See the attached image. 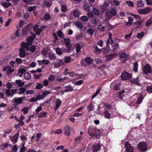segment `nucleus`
Here are the masks:
<instances>
[{
  "label": "nucleus",
  "instance_id": "f257e3e1",
  "mask_svg": "<svg viewBox=\"0 0 152 152\" xmlns=\"http://www.w3.org/2000/svg\"><path fill=\"white\" fill-rule=\"evenodd\" d=\"M88 135L91 138H97L102 134L100 130L93 127H89L88 129Z\"/></svg>",
  "mask_w": 152,
  "mask_h": 152
},
{
  "label": "nucleus",
  "instance_id": "f03ea898",
  "mask_svg": "<svg viewBox=\"0 0 152 152\" xmlns=\"http://www.w3.org/2000/svg\"><path fill=\"white\" fill-rule=\"evenodd\" d=\"M137 148L140 151L143 152L146 151L148 149L147 144L145 142H140L138 145Z\"/></svg>",
  "mask_w": 152,
  "mask_h": 152
},
{
  "label": "nucleus",
  "instance_id": "7ed1b4c3",
  "mask_svg": "<svg viewBox=\"0 0 152 152\" xmlns=\"http://www.w3.org/2000/svg\"><path fill=\"white\" fill-rule=\"evenodd\" d=\"M136 96L137 97V100L136 102V103L137 104H140L141 103L144 98L143 95L142 93H139L134 95L131 97L130 100L131 101L132 100V99H134V98Z\"/></svg>",
  "mask_w": 152,
  "mask_h": 152
},
{
  "label": "nucleus",
  "instance_id": "20e7f679",
  "mask_svg": "<svg viewBox=\"0 0 152 152\" xmlns=\"http://www.w3.org/2000/svg\"><path fill=\"white\" fill-rule=\"evenodd\" d=\"M151 10H152V8L150 7H147L145 9H139L137 12L140 14L145 15L148 13Z\"/></svg>",
  "mask_w": 152,
  "mask_h": 152
},
{
  "label": "nucleus",
  "instance_id": "39448f33",
  "mask_svg": "<svg viewBox=\"0 0 152 152\" xmlns=\"http://www.w3.org/2000/svg\"><path fill=\"white\" fill-rule=\"evenodd\" d=\"M64 40L66 46L65 48V49L68 51H70L71 45V44L70 43V39L69 38H64Z\"/></svg>",
  "mask_w": 152,
  "mask_h": 152
},
{
  "label": "nucleus",
  "instance_id": "423d86ee",
  "mask_svg": "<svg viewBox=\"0 0 152 152\" xmlns=\"http://www.w3.org/2000/svg\"><path fill=\"white\" fill-rule=\"evenodd\" d=\"M25 99L26 97L23 96L20 97H15L13 99V102L15 103V104L16 105H17L21 104L22 103L23 99Z\"/></svg>",
  "mask_w": 152,
  "mask_h": 152
},
{
  "label": "nucleus",
  "instance_id": "0eeeda50",
  "mask_svg": "<svg viewBox=\"0 0 152 152\" xmlns=\"http://www.w3.org/2000/svg\"><path fill=\"white\" fill-rule=\"evenodd\" d=\"M111 85L114 86V89L117 91L119 90L121 86L120 82L118 81H114L111 83Z\"/></svg>",
  "mask_w": 152,
  "mask_h": 152
},
{
  "label": "nucleus",
  "instance_id": "6e6552de",
  "mask_svg": "<svg viewBox=\"0 0 152 152\" xmlns=\"http://www.w3.org/2000/svg\"><path fill=\"white\" fill-rule=\"evenodd\" d=\"M143 72L145 74L151 73V66L149 64H146L143 68Z\"/></svg>",
  "mask_w": 152,
  "mask_h": 152
},
{
  "label": "nucleus",
  "instance_id": "1a4fd4ad",
  "mask_svg": "<svg viewBox=\"0 0 152 152\" xmlns=\"http://www.w3.org/2000/svg\"><path fill=\"white\" fill-rule=\"evenodd\" d=\"M132 76V75L125 71L122 72L121 75L122 79L124 80H126L130 79Z\"/></svg>",
  "mask_w": 152,
  "mask_h": 152
},
{
  "label": "nucleus",
  "instance_id": "9d476101",
  "mask_svg": "<svg viewBox=\"0 0 152 152\" xmlns=\"http://www.w3.org/2000/svg\"><path fill=\"white\" fill-rule=\"evenodd\" d=\"M19 131H18L17 133L12 137H10L11 141L13 143H15L17 142L19 137Z\"/></svg>",
  "mask_w": 152,
  "mask_h": 152
},
{
  "label": "nucleus",
  "instance_id": "9b49d317",
  "mask_svg": "<svg viewBox=\"0 0 152 152\" xmlns=\"http://www.w3.org/2000/svg\"><path fill=\"white\" fill-rule=\"evenodd\" d=\"M125 145L126 152H134L133 147L130 145L128 142H126Z\"/></svg>",
  "mask_w": 152,
  "mask_h": 152
},
{
  "label": "nucleus",
  "instance_id": "f8f14e48",
  "mask_svg": "<svg viewBox=\"0 0 152 152\" xmlns=\"http://www.w3.org/2000/svg\"><path fill=\"white\" fill-rule=\"evenodd\" d=\"M109 4L108 2H107L106 1H104L101 7V8L102 11H106V10H107V8L109 7Z\"/></svg>",
  "mask_w": 152,
  "mask_h": 152
},
{
  "label": "nucleus",
  "instance_id": "ddd939ff",
  "mask_svg": "<svg viewBox=\"0 0 152 152\" xmlns=\"http://www.w3.org/2000/svg\"><path fill=\"white\" fill-rule=\"evenodd\" d=\"M64 133L65 135L67 136H69L70 135V133L72 130L71 128H70L68 125L66 126L64 128Z\"/></svg>",
  "mask_w": 152,
  "mask_h": 152
},
{
  "label": "nucleus",
  "instance_id": "4468645a",
  "mask_svg": "<svg viewBox=\"0 0 152 152\" xmlns=\"http://www.w3.org/2000/svg\"><path fill=\"white\" fill-rule=\"evenodd\" d=\"M63 64V62L62 60L61 59H58L54 63V66L55 68H57L60 66H61Z\"/></svg>",
  "mask_w": 152,
  "mask_h": 152
},
{
  "label": "nucleus",
  "instance_id": "2eb2a0df",
  "mask_svg": "<svg viewBox=\"0 0 152 152\" xmlns=\"http://www.w3.org/2000/svg\"><path fill=\"white\" fill-rule=\"evenodd\" d=\"M101 146L99 144H95L92 147V150L94 152H96L99 151L100 149Z\"/></svg>",
  "mask_w": 152,
  "mask_h": 152
},
{
  "label": "nucleus",
  "instance_id": "dca6fc26",
  "mask_svg": "<svg viewBox=\"0 0 152 152\" xmlns=\"http://www.w3.org/2000/svg\"><path fill=\"white\" fill-rule=\"evenodd\" d=\"M117 56L116 53H113L109 54L106 57L107 61H109L113 59Z\"/></svg>",
  "mask_w": 152,
  "mask_h": 152
},
{
  "label": "nucleus",
  "instance_id": "f3484780",
  "mask_svg": "<svg viewBox=\"0 0 152 152\" xmlns=\"http://www.w3.org/2000/svg\"><path fill=\"white\" fill-rule=\"evenodd\" d=\"M139 79L138 77H137L135 78H132L130 80V82L132 84H135L138 86L140 85V84L139 83Z\"/></svg>",
  "mask_w": 152,
  "mask_h": 152
},
{
  "label": "nucleus",
  "instance_id": "a211bd4d",
  "mask_svg": "<svg viewBox=\"0 0 152 152\" xmlns=\"http://www.w3.org/2000/svg\"><path fill=\"white\" fill-rule=\"evenodd\" d=\"M19 50L20 52L19 54L20 56L22 58L25 57L26 56L25 49L21 47Z\"/></svg>",
  "mask_w": 152,
  "mask_h": 152
},
{
  "label": "nucleus",
  "instance_id": "6ab92c4d",
  "mask_svg": "<svg viewBox=\"0 0 152 152\" xmlns=\"http://www.w3.org/2000/svg\"><path fill=\"white\" fill-rule=\"evenodd\" d=\"M21 47H23L24 48H26L27 51L29 50V45H30L28 44V43H25L24 42H22L21 43Z\"/></svg>",
  "mask_w": 152,
  "mask_h": 152
},
{
  "label": "nucleus",
  "instance_id": "aec40b11",
  "mask_svg": "<svg viewBox=\"0 0 152 152\" xmlns=\"http://www.w3.org/2000/svg\"><path fill=\"white\" fill-rule=\"evenodd\" d=\"M35 37V35H34V36L32 35V36L28 37V38L26 39L27 41V43H28L29 45H31L33 42L34 39Z\"/></svg>",
  "mask_w": 152,
  "mask_h": 152
},
{
  "label": "nucleus",
  "instance_id": "412c9836",
  "mask_svg": "<svg viewBox=\"0 0 152 152\" xmlns=\"http://www.w3.org/2000/svg\"><path fill=\"white\" fill-rule=\"evenodd\" d=\"M125 91L123 90L119 91L117 94V96L120 99H122L124 96Z\"/></svg>",
  "mask_w": 152,
  "mask_h": 152
},
{
  "label": "nucleus",
  "instance_id": "4be33fe9",
  "mask_svg": "<svg viewBox=\"0 0 152 152\" xmlns=\"http://www.w3.org/2000/svg\"><path fill=\"white\" fill-rule=\"evenodd\" d=\"M61 103V101L59 99H57L56 104V107L55 108V110L56 111L58 108L59 107Z\"/></svg>",
  "mask_w": 152,
  "mask_h": 152
},
{
  "label": "nucleus",
  "instance_id": "5701e85b",
  "mask_svg": "<svg viewBox=\"0 0 152 152\" xmlns=\"http://www.w3.org/2000/svg\"><path fill=\"white\" fill-rule=\"evenodd\" d=\"M64 48H56L55 50L56 53L59 55H61L63 52L64 51Z\"/></svg>",
  "mask_w": 152,
  "mask_h": 152
},
{
  "label": "nucleus",
  "instance_id": "b1692460",
  "mask_svg": "<svg viewBox=\"0 0 152 152\" xmlns=\"http://www.w3.org/2000/svg\"><path fill=\"white\" fill-rule=\"evenodd\" d=\"M105 15L106 17L105 18V20H106L110 19L112 18V15L110 12L106 11L105 13Z\"/></svg>",
  "mask_w": 152,
  "mask_h": 152
},
{
  "label": "nucleus",
  "instance_id": "393cba45",
  "mask_svg": "<svg viewBox=\"0 0 152 152\" xmlns=\"http://www.w3.org/2000/svg\"><path fill=\"white\" fill-rule=\"evenodd\" d=\"M16 84L17 85L18 87H22L23 86L24 84L23 82H22L21 80H16L15 81Z\"/></svg>",
  "mask_w": 152,
  "mask_h": 152
},
{
  "label": "nucleus",
  "instance_id": "a878e982",
  "mask_svg": "<svg viewBox=\"0 0 152 152\" xmlns=\"http://www.w3.org/2000/svg\"><path fill=\"white\" fill-rule=\"evenodd\" d=\"M30 31V29L29 28L28 26L24 28L22 31L23 34L25 36Z\"/></svg>",
  "mask_w": 152,
  "mask_h": 152
},
{
  "label": "nucleus",
  "instance_id": "bb28decb",
  "mask_svg": "<svg viewBox=\"0 0 152 152\" xmlns=\"http://www.w3.org/2000/svg\"><path fill=\"white\" fill-rule=\"evenodd\" d=\"M94 106L92 103L90 104L87 107L88 110L89 112H91L94 110Z\"/></svg>",
  "mask_w": 152,
  "mask_h": 152
},
{
  "label": "nucleus",
  "instance_id": "cd10ccee",
  "mask_svg": "<svg viewBox=\"0 0 152 152\" xmlns=\"http://www.w3.org/2000/svg\"><path fill=\"white\" fill-rule=\"evenodd\" d=\"M65 91L66 92L69 91H73L74 90L73 88L70 85L66 86L65 87Z\"/></svg>",
  "mask_w": 152,
  "mask_h": 152
},
{
  "label": "nucleus",
  "instance_id": "c85d7f7f",
  "mask_svg": "<svg viewBox=\"0 0 152 152\" xmlns=\"http://www.w3.org/2000/svg\"><path fill=\"white\" fill-rule=\"evenodd\" d=\"M26 72V70L24 69H19L18 72L19 76L21 77L22 76V74Z\"/></svg>",
  "mask_w": 152,
  "mask_h": 152
},
{
  "label": "nucleus",
  "instance_id": "c756f323",
  "mask_svg": "<svg viewBox=\"0 0 152 152\" xmlns=\"http://www.w3.org/2000/svg\"><path fill=\"white\" fill-rule=\"evenodd\" d=\"M137 5L138 7H143L144 3L142 1L139 0L137 1Z\"/></svg>",
  "mask_w": 152,
  "mask_h": 152
},
{
  "label": "nucleus",
  "instance_id": "7c9ffc66",
  "mask_svg": "<svg viewBox=\"0 0 152 152\" xmlns=\"http://www.w3.org/2000/svg\"><path fill=\"white\" fill-rule=\"evenodd\" d=\"M55 56V54L54 53H50L48 55L49 58L51 60H54L56 58Z\"/></svg>",
  "mask_w": 152,
  "mask_h": 152
},
{
  "label": "nucleus",
  "instance_id": "2f4dec72",
  "mask_svg": "<svg viewBox=\"0 0 152 152\" xmlns=\"http://www.w3.org/2000/svg\"><path fill=\"white\" fill-rule=\"evenodd\" d=\"M24 77L25 79L28 80L31 78V75L29 73L25 72L24 74Z\"/></svg>",
  "mask_w": 152,
  "mask_h": 152
},
{
  "label": "nucleus",
  "instance_id": "473e14b6",
  "mask_svg": "<svg viewBox=\"0 0 152 152\" xmlns=\"http://www.w3.org/2000/svg\"><path fill=\"white\" fill-rule=\"evenodd\" d=\"M85 61L87 64H92V59L90 57H87L85 59Z\"/></svg>",
  "mask_w": 152,
  "mask_h": 152
},
{
  "label": "nucleus",
  "instance_id": "72a5a7b5",
  "mask_svg": "<svg viewBox=\"0 0 152 152\" xmlns=\"http://www.w3.org/2000/svg\"><path fill=\"white\" fill-rule=\"evenodd\" d=\"M99 21V20L96 18H94L91 20V23L94 25H96L97 24Z\"/></svg>",
  "mask_w": 152,
  "mask_h": 152
},
{
  "label": "nucleus",
  "instance_id": "f704fd0d",
  "mask_svg": "<svg viewBox=\"0 0 152 152\" xmlns=\"http://www.w3.org/2000/svg\"><path fill=\"white\" fill-rule=\"evenodd\" d=\"M11 5L12 4L9 2H4L1 4V5L6 8H7Z\"/></svg>",
  "mask_w": 152,
  "mask_h": 152
},
{
  "label": "nucleus",
  "instance_id": "c9c22d12",
  "mask_svg": "<svg viewBox=\"0 0 152 152\" xmlns=\"http://www.w3.org/2000/svg\"><path fill=\"white\" fill-rule=\"evenodd\" d=\"M73 15L76 18H78L79 16V13L78 11L77 10H74L73 11Z\"/></svg>",
  "mask_w": 152,
  "mask_h": 152
},
{
  "label": "nucleus",
  "instance_id": "e433bc0d",
  "mask_svg": "<svg viewBox=\"0 0 152 152\" xmlns=\"http://www.w3.org/2000/svg\"><path fill=\"white\" fill-rule=\"evenodd\" d=\"M36 97L37 99V100H39L43 99L44 98V95L42 93L39 94Z\"/></svg>",
  "mask_w": 152,
  "mask_h": 152
},
{
  "label": "nucleus",
  "instance_id": "4c0bfd02",
  "mask_svg": "<svg viewBox=\"0 0 152 152\" xmlns=\"http://www.w3.org/2000/svg\"><path fill=\"white\" fill-rule=\"evenodd\" d=\"M75 25L79 29L82 28L83 27L82 24L80 22H76L75 23Z\"/></svg>",
  "mask_w": 152,
  "mask_h": 152
},
{
  "label": "nucleus",
  "instance_id": "58836bf2",
  "mask_svg": "<svg viewBox=\"0 0 152 152\" xmlns=\"http://www.w3.org/2000/svg\"><path fill=\"white\" fill-rule=\"evenodd\" d=\"M105 118H109L110 117V114L107 111H106L104 112Z\"/></svg>",
  "mask_w": 152,
  "mask_h": 152
},
{
  "label": "nucleus",
  "instance_id": "ea45409f",
  "mask_svg": "<svg viewBox=\"0 0 152 152\" xmlns=\"http://www.w3.org/2000/svg\"><path fill=\"white\" fill-rule=\"evenodd\" d=\"M152 23V17L148 20L146 23V26H148Z\"/></svg>",
  "mask_w": 152,
  "mask_h": 152
},
{
  "label": "nucleus",
  "instance_id": "a19ab883",
  "mask_svg": "<svg viewBox=\"0 0 152 152\" xmlns=\"http://www.w3.org/2000/svg\"><path fill=\"white\" fill-rule=\"evenodd\" d=\"M76 50L77 52H79L81 50V46L78 44H77L75 45Z\"/></svg>",
  "mask_w": 152,
  "mask_h": 152
},
{
  "label": "nucleus",
  "instance_id": "79ce46f5",
  "mask_svg": "<svg viewBox=\"0 0 152 152\" xmlns=\"http://www.w3.org/2000/svg\"><path fill=\"white\" fill-rule=\"evenodd\" d=\"M110 12L113 16H115L116 15V10L114 8H112L111 9Z\"/></svg>",
  "mask_w": 152,
  "mask_h": 152
},
{
  "label": "nucleus",
  "instance_id": "37998d69",
  "mask_svg": "<svg viewBox=\"0 0 152 152\" xmlns=\"http://www.w3.org/2000/svg\"><path fill=\"white\" fill-rule=\"evenodd\" d=\"M19 90L21 91L18 92V93L20 95L22 94L26 90V89L24 87H21Z\"/></svg>",
  "mask_w": 152,
  "mask_h": 152
},
{
  "label": "nucleus",
  "instance_id": "c03bdc74",
  "mask_svg": "<svg viewBox=\"0 0 152 152\" xmlns=\"http://www.w3.org/2000/svg\"><path fill=\"white\" fill-rule=\"evenodd\" d=\"M37 7L35 6H30L28 7V10L29 12H31L32 11L34 10Z\"/></svg>",
  "mask_w": 152,
  "mask_h": 152
},
{
  "label": "nucleus",
  "instance_id": "a18cd8bd",
  "mask_svg": "<svg viewBox=\"0 0 152 152\" xmlns=\"http://www.w3.org/2000/svg\"><path fill=\"white\" fill-rule=\"evenodd\" d=\"M47 115V113L45 112H40L38 115V118H41Z\"/></svg>",
  "mask_w": 152,
  "mask_h": 152
},
{
  "label": "nucleus",
  "instance_id": "49530a36",
  "mask_svg": "<svg viewBox=\"0 0 152 152\" xmlns=\"http://www.w3.org/2000/svg\"><path fill=\"white\" fill-rule=\"evenodd\" d=\"M138 64L136 62L134 64V69L133 70L134 72H136L137 71L138 69Z\"/></svg>",
  "mask_w": 152,
  "mask_h": 152
},
{
  "label": "nucleus",
  "instance_id": "de8ad7c7",
  "mask_svg": "<svg viewBox=\"0 0 152 152\" xmlns=\"http://www.w3.org/2000/svg\"><path fill=\"white\" fill-rule=\"evenodd\" d=\"M42 76V75L41 74H35L34 75V77L35 79H39Z\"/></svg>",
  "mask_w": 152,
  "mask_h": 152
},
{
  "label": "nucleus",
  "instance_id": "09e8293b",
  "mask_svg": "<svg viewBox=\"0 0 152 152\" xmlns=\"http://www.w3.org/2000/svg\"><path fill=\"white\" fill-rule=\"evenodd\" d=\"M143 36L144 33L142 31H141L140 33H138L137 34V37L139 39H140L142 38Z\"/></svg>",
  "mask_w": 152,
  "mask_h": 152
},
{
  "label": "nucleus",
  "instance_id": "8fccbe9b",
  "mask_svg": "<svg viewBox=\"0 0 152 152\" xmlns=\"http://www.w3.org/2000/svg\"><path fill=\"white\" fill-rule=\"evenodd\" d=\"M146 90L149 93H152V86H147L146 88Z\"/></svg>",
  "mask_w": 152,
  "mask_h": 152
},
{
  "label": "nucleus",
  "instance_id": "3c124183",
  "mask_svg": "<svg viewBox=\"0 0 152 152\" xmlns=\"http://www.w3.org/2000/svg\"><path fill=\"white\" fill-rule=\"evenodd\" d=\"M119 45L118 44H115L113 46L112 48L114 52H115L116 51V49L118 48Z\"/></svg>",
  "mask_w": 152,
  "mask_h": 152
},
{
  "label": "nucleus",
  "instance_id": "603ef678",
  "mask_svg": "<svg viewBox=\"0 0 152 152\" xmlns=\"http://www.w3.org/2000/svg\"><path fill=\"white\" fill-rule=\"evenodd\" d=\"M70 77H74L77 76V74L73 72H68V74Z\"/></svg>",
  "mask_w": 152,
  "mask_h": 152
},
{
  "label": "nucleus",
  "instance_id": "864d4df0",
  "mask_svg": "<svg viewBox=\"0 0 152 152\" xmlns=\"http://www.w3.org/2000/svg\"><path fill=\"white\" fill-rule=\"evenodd\" d=\"M130 15L134 17L135 18L137 19L140 20L141 19V17L139 15H135L132 13H130Z\"/></svg>",
  "mask_w": 152,
  "mask_h": 152
},
{
  "label": "nucleus",
  "instance_id": "5fc2aeb1",
  "mask_svg": "<svg viewBox=\"0 0 152 152\" xmlns=\"http://www.w3.org/2000/svg\"><path fill=\"white\" fill-rule=\"evenodd\" d=\"M113 40L112 39V38H108L107 42V46H108V47H109V46L108 45V44H113Z\"/></svg>",
  "mask_w": 152,
  "mask_h": 152
},
{
  "label": "nucleus",
  "instance_id": "6e6d98bb",
  "mask_svg": "<svg viewBox=\"0 0 152 152\" xmlns=\"http://www.w3.org/2000/svg\"><path fill=\"white\" fill-rule=\"evenodd\" d=\"M127 56V54L125 53H123L121 55H119V58L120 60H122L125 58Z\"/></svg>",
  "mask_w": 152,
  "mask_h": 152
},
{
  "label": "nucleus",
  "instance_id": "4d7b16f0",
  "mask_svg": "<svg viewBox=\"0 0 152 152\" xmlns=\"http://www.w3.org/2000/svg\"><path fill=\"white\" fill-rule=\"evenodd\" d=\"M28 108L26 107H24L21 110V111L23 112V113L24 114L27 113H28Z\"/></svg>",
  "mask_w": 152,
  "mask_h": 152
},
{
  "label": "nucleus",
  "instance_id": "13d9d810",
  "mask_svg": "<svg viewBox=\"0 0 152 152\" xmlns=\"http://www.w3.org/2000/svg\"><path fill=\"white\" fill-rule=\"evenodd\" d=\"M126 3L129 7H133L134 6V3L131 1H128L126 2Z\"/></svg>",
  "mask_w": 152,
  "mask_h": 152
},
{
  "label": "nucleus",
  "instance_id": "bf43d9fd",
  "mask_svg": "<svg viewBox=\"0 0 152 152\" xmlns=\"http://www.w3.org/2000/svg\"><path fill=\"white\" fill-rule=\"evenodd\" d=\"M139 21H137L136 22H134V24L135 25H141L142 23L144 21V20L143 19L142 20L141 19L140 20H139Z\"/></svg>",
  "mask_w": 152,
  "mask_h": 152
},
{
  "label": "nucleus",
  "instance_id": "052dcab7",
  "mask_svg": "<svg viewBox=\"0 0 152 152\" xmlns=\"http://www.w3.org/2000/svg\"><path fill=\"white\" fill-rule=\"evenodd\" d=\"M93 10L94 13L96 15H98L100 13L99 11L97 9L94 8Z\"/></svg>",
  "mask_w": 152,
  "mask_h": 152
},
{
  "label": "nucleus",
  "instance_id": "680f3d73",
  "mask_svg": "<svg viewBox=\"0 0 152 152\" xmlns=\"http://www.w3.org/2000/svg\"><path fill=\"white\" fill-rule=\"evenodd\" d=\"M43 4L47 7H49L51 5V3H50L48 1H45L43 2Z\"/></svg>",
  "mask_w": 152,
  "mask_h": 152
},
{
  "label": "nucleus",
  "instance_id": "e2e57ef3",
  "mask_svg": "<svg viewBox=\"0 0 152 152\" xmlns=\"http://www.w3.org/2000/svg\"><path fill=\"white\" fill-rule=\"evenodd\" d=\"M58 36L61 38H63L64 37V34L60 30H59L57 31V32Z\"/></svg>",
  "mask_w": 152,
  "mask_h": 152
},
{
  "label": "nucleus",
  "instance_id": "0e129e2a",
  "mask_svg": "<svg viewBox=\"0 0 152 152\" xmlns=\"http://www.w3.org/2000/svg\"><path fill=\"white\" fill-rule=\"evenodd\" d=\"M55 79V77L53 75H50L48 78V81H53Z\"/></svg>",
  "mask_w": 152,
  "mask_h": 152
},
{
  "label": "nucleus",
  "instance_id": "69168bd1",
  "mask_svg": "<svg viewBox=\"0 0 152 152\" xmlns=\"http://www.w3.org/2000/svg\"><path fill=\"white\" fill-rule=\"evenodd\" d=\"M87 32L88 34L92 35L94 32V31L92 28H89L87 30Z\"/></svg>",
  "mask_w": 152,
  "mask_h": 152
},
{
  "label": "nucleus",
  "instance_id": "338daca9",
  "mask_svg": "<svg viewBox=\"0 0 152 152\" xmlns=\"http://www.w3.org/2000/svg\"><path fill=\"white\" fill-rule=\"evenodd\" d=\"M100 89H99L93 95L92 97V99H93L94 97H95L97 95H98L99 93L100 92Z\"/></svg>",
  "mask_w": 152,
  "mask_h": 152
},
{
  "label": "nucleus",
  "instance_id": "774afa93",
  "mask_svg": "<svg viewBox=\"0 0 152 152\" xmlns=\"http://www.w3.org/2000/svg\"><path fill=\"white\" fill-rule=\"evenodd\" d=\"M81 20L84 22L87 21L88 20V18L86 16H83L81 17Z\"/></svg>",
  "mask_w": 152,
  "mask_h": 152
}]
</instances>
